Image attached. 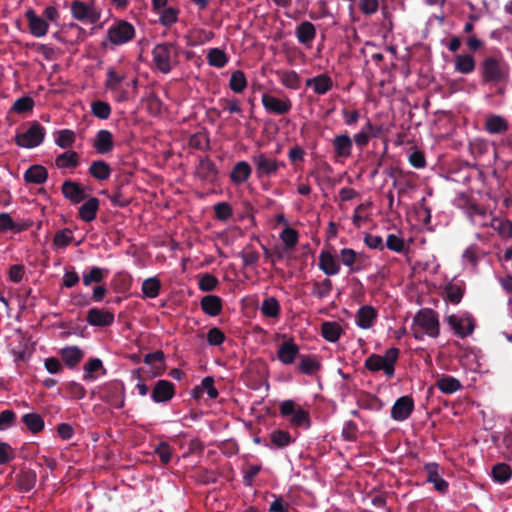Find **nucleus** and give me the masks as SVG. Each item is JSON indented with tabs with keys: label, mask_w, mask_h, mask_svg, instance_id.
Listing matches in <instances>:
<instances>
[{
	"label": "nucleus",
	"mask_w": 512,
	"mask_h": 512,
	"mask_svg": "<svg viewBox=\"0 0 512 512\" xmlns=\"http://www.w3.org/2000/svg\"><path fill=\"white\" fill-rule=\"evenodd\" d=\"M412 334L415 339L422 340L425 335L437 337L439 335V321L434 311L420 310L413 318Z\"/></svg>",
	"instance_id": "obj_1"
},
{
	"label": "nucleus",
	"mask_w": 512,
	"mask_h": 512,
	"mask_svg": "<svg viewBox=\"0 0 512 512\" xmlns=\"http://www.w3.org/2000/svg\"><path fill=\"white\" fill-rule=\"evenodd\" d=\"M400 351L396 347L386 350L384 355L372 354L366 358L364 366L370 372L383 371L387 378H392L395 374V364L399 358Z\"/></svg>",
	"instance_id": "obj_2"
},
{
	"label": "nucleus",
	"mask_w": 512,
	"mask_h": 512,
	"mask_svg": "<svg viewBox=\"0 0 512 512\" xmlns=\"http://www.w3.org/2000/svg\"><path fill=\"white\" fill-rule=\"evenodd\" d=\"M135 33V28L130 22L123 19H115L108 27L102 45L104 47L108 44L113 46L124 45L133 40Z\"/></svg>",
	"instance_id": "obj_3"
},
{
	"label": "nucleus",
	"mask_w": 512,
	"mask_h": 512,
	"mask_svg": "<svg viewBox=\"0 0 512 512\" xmlns=\"http://www.w3.org/2000/svg\"><path fill=\"white\" fill-rule=\"evenodd\" d=\"M178 48L172 43H161L152 50L153 64L162 73H169L178 62Z\"/></svg>",
	"instance_id": "obj_4"
},
{
	"label": "nucleus",
	"mask_w": 512,
	"mask_h": 512,
	"mask_svg": "<svg viewBox=\"0 0 512 512\" xmlns=\"http://www.w3.org/2000/svg\"><path fill=\"white\" fill-rule=\"evenodd\" d=\"M279 411L292 427L308 429L311 425L309 412L293 400L281 402Z\"/></svg>",
	"instance_id": "obj_5"
},
{
	"label": "nucleus",
	"mask_w": 512,
	"mask_h": 512,
	"mask_svg": "<svg viewBox=\"0 0 512 512\" xmlns=\"http://www.w3.org/2000/svg\"><path fill=\"white\" fill-rule=\"evenodd\" d=\"M482 78L487 83H499L509 76L508 65L500 58L486 57L482 64Z\"/></svg>",
	"instance_id": "obj_6"
},
{
	"label": "nucleus",
	"mask_w": 512,
	"mask_h": 512,
	"mask_svg": "<svg viewBox=\"0 0 512 512\" xmlns=\"http://www.w3.org/2000/svg\"><path fill=\"white\" fill-rule=\"evenodd\" d=\"M251 160L255 166V172L258 178L272 177L276 175L279 168L285 167L284 162L263 152L253 154Z\"/></svg>",
	"instance_id": "obj_7"
},
{
	"label": "nucleus",
	"mask_w": 512,
	"mask_h": 512,
	"mask_svg": "<svg viewBox=\"0 0 512 512\" xmlns=\"http://www.w3.org/2000/svg\"><path fill=\"white\" fill-rule=\"evenodd\" d=\"M72 17L80 22L95 24L100 20L101 12L93 4L74 0L70 5Z\"/></svg>",
	"instance_id": "obj_8"
},
{
	"label": "nucleus",
	"mask_w": 512,
	"mask_h": 512,
	"mask_svg": "<svg viewBox=\"0 0 512 512\" xmlns=\"http://www.w3.org/2000/svg\"><path fill=\"white\" fill-rule=\"evenodd\" d=\"M339 256L343 265L352 273L360 272L370 264V258L366 253L351 248L341 249Z\"/></svg>",
	"instance_id": "obj_9"
},
{
	"label": "nucleus",
	"mask_w": 512,
	"mask_h": 512,
	"mask_svg": "<svg viewBox=\"0 0 512 512\" xmlns=\"http://www.w3.org/2000/svg\"><path fill=\"white\" fill-rule=\"evenodd\" d=\"M44 136V128L40 124L34 123L24 132L16 134L15 142L20 147L31 149L39 146L43 142Z\"/></svg>",
	"instance_id": "obj_10"
},
{
	"label": "nucleus",
	"mask_w": 512,
	"mask_h": 512,
	"mask_svg": "<svg viewBox=\"0 0 512 512\" xmlns=\"http://www.w3.org/2000/svg\"><path fill=\"white\" fill-rule=\"evenodd\" d=\"M261 102L269 114L284 115L292 109V102L288 97L278 98L268 93H264Z\"/></svg>",
	"instance_id": "obj_11"
},
{
	"label": "nucleus",
	"mask_w": 512,
	"mask_h": 512,
	"mask_svg": "<svg viewBox=\"0 0 512 512\" xmlns=\"http://www.w3.org/2000/svg\"><path fill=\"white\" fill-rule=\"evenodd\" d=\"M28 28L31 35L36 38L44 37L49 30V23L42 16H39L32 8L25 12Z\"/></svg>",
	"instance_id": "obj_12"
},
{
	"label": "nucleus",
	"mask_w": 512,
	"mask_h": 512,
	"mask_svg": "<svg viewBox=\"0 0 512 512\" xmlns=\"http://www.w3.org/2000/svg\"><path fill=\"white\" fill-rule=\"evenodd\" d=\"M413 409V399L409 396H402L392 406L391 417L396 421H404L411 415Z\"/></svg>",
	"instance_id": "obj_13"
},
{
	"label": "nucleus",
	"mask_w": 512,
	"mask_h": 512,
	"mask_svg": "<svg viewBox=\"0 0 512 512\" xmlns=\"http://www.w3.org/2000/svg\"><path fill=\"white\" fill-rule=\"evenodd\" d=\"M447 322L460 337L468 336L474 329L473 319L469 316L450 315L447 317Z\"/></svg>",
	"instance_id": "obj_14"
},
{
	"label": "nucleus",
	"mask_w": 512,
	"mask_h": 512,
	"mask_svg": "<svg viewBox=\"0 0 512 512\" xmlns=\"http://www.w3.org/2000/svg\"><path fill=\"white\" fill-rule=\"evenodd\" d=\"M424 470L427 474V482L433 484L434 488L440 492L445 493L448 490V483L445 481L440 473V466L435 462L426 463Z\"/></svg>",
	"instance_id": "obj_15"
},
{
	"label": "nucleus",
	"mask_w": 512,
	"mask_h": 512,
	"mask_svg": "<svg viewBox=\"0 0 512 512\" xmlns=\"http://www.w3.org/2000/svg\"><path fill=\"white\" fill-rule=\"evenodd\" d=\"M335 158L347 159L351 156L353 141L348 134L336 135L332 140Z\"/></svg>",
	"instance_id": "obj_16"
},
{
	"label": "nucleus",
	"mask_w": 512,
	"mask_h": 512,
	"mask_svg": "<svg viewBox=\"0 0 512 512\" xmlns=\"http://www.w3.org/2000/svg\"><path fill=\"white\" fill-rule=\"evenodd\" d=\"M305 84L306 87L311 88L317 95H324L333 88V80L326 73L306 79Z\"/></svg>",
	"instance_id": "obj_17"
},
{
	"label": "nucleus",
	"mask_w": 512,
	"mask_h": 512,
	"mask_svg": "<svg viewBox=\"0 0 512 512\" xmlns=\"http://www.w3.org/2000/svg\"><path fill=\"white\" fill-rule=\"evenodd\" d=\"M299 355V346L293 340L284 341L277 350V358L284 365L294 363Z\"/></svg>",
	"instance_id": "obj_18"
},
{
	"label": "nucleus",
	"mask_w": 512,
	"mask_h": 512,
	"mask_svg": "<svg viewBox=\"0 0 512 512\" xmlns=\"http://www.w3.org/2000/svg\"><path fill=\"white\" fill-rule=\"evenodd\" d=\"M87 321L92 326H110L114 322V314L108 310L92 308L87 313Z\"/></svg>",
	"instance_id": "obj_19"
},
{
	"label": "nucleus",
	"mask_w": 512,
	"mask_h": 512,
	"mask_svg": "<svg viewBox=\"0 0 512 512\" xmlns=\"http://www.w3.org/2000/svg\"><path fill=\"white\" fill-rule=\"evenodd\" d=\"M94 149L99 154H108L114 148V139L110 131L106 129L99 130L92 143Z\"/></svg>",
	"instance_id": "obj_20"
},
{
	"label": "nucleus",
	"mask_w": 512,
	"mask_h": 512,
	"mask_svg": "<svg viewBox=\"0 0 512 512\" xmlns=\"http://www.w3.org/2000/svg\"><path fill=\"white\" fill-rule=\"evenodd\" d=\"M152 399L156 403L167 402L174 396V385L168 380H158L152 390Z\"/></svg>",
	"instance_id": "obj_21"
},
{
	"label": "nucleus",
	"mask_w": 512,
	"mask_h": 512,
	"mask_svg": "<svg viewBox=\"0 0 512 512\" xmlns=\"http://www.w3.org/2000/svg\"><path fill=\"white\" fill-rule=\"evenodd\" d=\"M318 266L320 270L323 271L327 276H333L340 272V264L334 257V255L329 251H321L319 254V263Z\"/></svg>",
	"instance_id": "obj_22"
},
{
	"label": "nucleus",
	"mask_w": 512,
	"mask_h": 512,
	"mask_svg": "<svg viewBox=\"0 0 512 512\" xmlns=\"http://www.w3.org/2000/svg\"><path fill=\"white\" fill-rule=\"evenodd\" d=\"M62 193L73 204L80 203L86 197L84 189L73 181H65L62 184Z\"/></svg>",
	"instance_id": "obj_23"
},
{
	"label": "nucleus",
	"mask_w": 512,
	"mask_h": 512,
	"mask_svg": "<svg viewBox=\"0 0 512 512\" xmlns=\"http://www.w3.org/2000/svg\"><path fill=\"white\" fill-rule=\"evenodd\" d=\"M377 318V311L370 305L359 308L356 314V324L362 329H369Z\"/></svg>",
	"instance_id": "obj_24"
},
{
	"label": "nucleus",
	"mask_w": 512,
	"mask_h": 512,
	"mask_svg": "<svg viewBox=\"0 0 512 512\" xmlns=\"http://www.w3.org/2000/svg\"><path fill=\"white\" fill-rule=\"evenodd\" d=\"M509 128L507 120L500 115H489L485 120V130L489 134H504Z\"/></svg>",
	"instance_id": "obj_25"
},
{
	"label": "nucleus",
	"mask_w": 512,
	"mask_h": 512,
	"mask_svg": "<svg viewBox=\"0 0 512 512\" xmlns=\"http://www.w3.org/2000/svg\"><path fill=\"white\" fill-rule=\"evenodd\" d=\"M251 172L252 169L248 162L239 161L234 165L230 173V179L234 184L240 185L249 179Z\"/></svg>",
	"instance_id": "obj_26"
},
{
	"label": "nucleus",
	"mask_w": 512,
	"mask_h": 512,
	"mask_svg": "<svg viewBox=\"0 0 512 512\" xmlns=\"http://www.w3.org/2000/svg\"><path fill=\"white\" fill-rule=\"evenodd\" d=\"M297 40L304 45H310L316 37V28L309 21H303L295 30Z\"/></svg>",
	"instance_id": "obj_27"
},
{
	"label": "nucleus",
	"mask_w": 512,
	"mask_h": 512,
	"mask_svg": "<svg viewBox=\"0 0 512 512\" xmlns=\"http://www.w3.org/2000/svg\"><path fill=\"white\" fill-rule=\"evenodd\" d=\"M376 135V128L371 123L370 120H367L366 123L362 126L361 130L354 134L352 141L356 144L360 149L364 148L370 141V138Z\"/></svg>",
	"instance_id": "obj_28"
},
{
	"label": "nucleus",
	"mask_w": 512,
	"mask_h": 512,
	"mask_svg": "<svg viewBox=\"0 0 512 512\" xmlns=\"http://www.w3.org/2000/svg\"><path fill=\"white\" fill-rule=\"evenodd\" d=\"M201 308L209 316H218L222 310V300L216 295H206L201 299Z\"/></svg>",
	"instance_id": "obj_29"
},
{
	"label": "nucleus",
	"mask_w": 512,
	"mask_h": 512,
	"mask_svg": "<svg viewBox=\"0 0 512 512\" xmlns=\"http://www.w3.org/2000/svg\"><path fill=\"white\" fill-rule=\"evenodd\" d=\"M99 209V200L91 197L79 207V217L85 222H91L96 218Z\"/></svg>",
	"instance_id": "obj_30"
},
{
	"label": "nucleus",
	"mask_w": 512,
	"mask_h": 512,
	"mask_svg": "<svg viewBox=\"0 0 512 512\" xmlns=\"http://www.w3.org/2000/svg\"><path fill=\"white\" fill-rule=\"evenodd\" d=\"M475 59L469 54H458L454 59L455 71L462 74H470L475 69Z\"/></svg>",
	"instance_id": "obj_31"
},
{
	"label": "nucleus",
	"mask_w": 512,
	"mask_h": 512,
	"mask_svg": "<svg viewBox=\"0 0 512 512\" xmlns=\"http://www.w3.org/2000/svg\"><path fill=\"white\" fill-rule=\"evenodd\" d=\"M48 177L47 170L41 165H33L24 173V179L28 183L43 184Z\"/></svg>",
	"instance_id": "obj_32"
},
{
	"label": "nucleus",
	"mask_w": 512,
	"mask_h": 512,
	"mask_svg": "<svg viewBox=\"0 0 512 512\" xmlns=\"http://www.w3.org/2000/svg\"><path fill=\"white\" fill-rule=\"evenodd\" d=\"M279 80L288 89L297 90L301 84L300 75L294 70L277 71Z\"/></svg>",
	"instance_id": "obj_33"
},
{
	"label": "nucleus",
	"mask_w": 512,
	"mask_h": 512,
	"mask_svg": "<svg viewBox=\"0 0 512 512\" xmlns=\"http://www.w3.org/2000/svg\"><path fill=\"white\" fill-rule=\"evenodd\" d=\"M161 282L157 277L145 279L141 286L142 297L154 299L160 294Z\"/></svg>",
	"instance_id": "obj_34"
},
{
	"label": "nucleus",
	"mask_w": 512,
	"mask_h": 512,
	"mask_svg": "<svg viewBox=\"0 0 512 512\" xmlns=\"http://www.w3.org/2000/svg\"><path fill=\"white\" fill-rule=\"evenodd\" d=\"M79 164V155L77 152L69 150L59 154L55 158V165L57 168H76Z\"/></svg>",
	"instance_id": "obj_35"
},
{
	"label": "nucleus",
	"mask_w": 512,
	"mask_h": 512,
	"mask_svg": "<svg viewBox=\"0 0 512 512\" xmlns=\"http://www.w3.org/2000/svg\"><path fill=\"white\" fill-rule=\"evenodd\" d=\"M436 387L445 394H452L459 391L462 385L458 379L452 376H442L437 379Z\"/></svg>",
	"instance_id": "obj_36"
},
{
	"label": "nucleus",
	"mask_w": 512,
	"mask_h": 512,
	"mask_svg": "<svg viewBox=\"0 0 512 512\" xmlns=\"http://www.w3.org/2000/svg\"><path fill=\"white\" fill-rule=\"evenodd\" d=\"M126 74L121 71H117L114 66L107 68V77L105 80V87L107 90L116 91L118 90L121 82L125 80Z\"/></svg>",
	"instance_id": "obj_37"
},
{
	"label": "nucleus",
	"mask_w": 512,
	"mask_h": 512,
	"mask_svg": "<svg viewBox=\"0 0 512 512\" xmlns=\"http://www.w3.org/2000/svg\"><path fill=\"white\" fill-rule=\"evenodd\" d=\"M108 274L109 270L107 269L92 267L88 272L83 273V284L85 286H90L92 283H100L107 277Z\"/></svg>",
	"instance_id": "obj_38"
},
{
	"label": "nucleus",
	"mask_w": 512,
	"mask_h": 512,
	"mask_svg": "<svg viewBox=\"0 0 512 512\" xmlns=\"http://www.w3.org/2000/svg\"><path fill=\"white\" fill-rule=\"evenodd\" d=\"M89 173L96 179L104 181L107 180L111 175L110 166L102 160L92 162L89 167Z\"/></svg>",
	"instance_id": "obj_39"
},
{
	"label": "nucleus",
	"mask_w": 512,
	"mask_h": 512,
	"mask_svg": "<svg viewBox=\"0 0 512 512\" xmlns=\"http://www.w3.org/2000/svg\"><path fill=\"white\" fill-rule=\"evenodd\" d=\"M322 336L329 342H336L341 334L342 327L337 322H324L321 326Z\"/></svg>",
	"instance_id": "obj_40"
},
{
	"label": "nucleus",
	"mask_w": 512,
	"mask_h": 512,
	"mask_svg": "<svg viewBox=\"0 0 512 512\" xmlns=\"http://www.w3.org/2000/svg\"><path fill=\"white\" fill-rule=\"evenodd\" d=\"M491 476L495 482L503 484L511 478L512 469L506 463H498L493 466Z\"/></svg>",
	"instance_id": "obj_41"
},
{
	"label": "nucleus",
	"mask_w": 512,
	"mask_h": 512,
	"mask_svg": "<svg viewBox=\"0 0 512 512\" xmlns=\"http://www.w3.org/2000/svg\"><path fill=\"white\" fill-rule=\"evenodd\" d=\"M22 422L26 425L27 429L32 433H38L44 428V420L38 413H27L23 415Z\"/></svg>",
	"instance_id": "obj_42"
},
{
	"label": "nucleus",
	"mask_w": 512,
	"mask_h": 512,
	"mask_svg": "<svg viewBox=\"0 0 512 512\" xmlns=\"http://www.w3.org/2000/svg\"><path fill=\"white\" fill-rule=\"evenodd\" d=\"M228 60V56L222 49L212 48L207 53L208 64L212 67L223 68Z\"/></svg>",
	"instance_id": "obj_43"
},
{
	"label": "nucleus",
	"mask_w": 512,
	"mask_h": 512,
	"mask_svg": "<svg viewBox=\"0 0 512 512\" xmlns=\"http://www.w3.org/2000/svg\"><path fill=\"white\" fill-rule=\"evenodd\" d=\"M321 367L320 362L311 356L301 355L300 362L298 365L299 370L307 375H312L316 373Z\"/></svg>",
	"instance_id": "obj_44"
},
{
	"label": "nucleus",
	"mask_w": 512,
	"mask_h": 512,
	"mask_svg": "<svg viewBox=\"0 0 512 512\" xmlns=\"http://www.w3.org/2000/svg\"><path fill=\"white\" fill-rule=\"evenodd\" d=\"M61 356L69 367H74L81 361L83 353L78 347L72 346L63 348L61 350Z\"/></svg>",
	"instance_id": "obj_45"
},
{
	"label": "nucleus",
	"mask_w": 512,
	"mask_h": 512,
	"mask_svg": "<svg viewBox=\"0 0 512 512\" xmlns=\"http://www.w3.org/2000/svg\"><path fill=\"white\" fill-rule=\"evenodd\" d=\"M247 87V79L241 70L232 72L229 79V88L234 93H242Z\"/></svg>",
	"instance_id": "obj_46"
},
{
	"label": "nucleus",
	"mask_w": 512,
	"mask_h": 512,
	"mask_svg": "<svg viewBox=\"0 0 512 512\" xmlns=\"http://www.w3.org/2000/svg\"><path fill=\"white\" fill-rule=\"evenodd\" d=\"M270 441L276 448H284L293 442L289 432L284 430H274L270 433Z\"/></svg>",
	"instance_id": "obj_47"
},
{
	"label": "nucleus",
	"mask_w": 512,
	"mask_h": 512,
	"mask_svg": "<svg viewBox=\"0 0 512 512\" xmlns=\"http://www.w3.org/2000/svg\"><path fill=\"white\" fill-rule=\"evenodd\" d=\"M75 139L76 135L74 131L69 129L60 130L55 134V143L62 149L70 148L74 144Z\"/></svg>",
	"instance_id": "obj_48"
},
{
	"label": "nucleus",
	"mask_w": 512,
	"mask_h": 512,
	"mask_svg": "<svg viewBox=\"0 0 512 512\" xmlns=\"http://www.w3.org/2000/svg\"><path fill=\"white\" fill-rule=\"evenodd\" d=\"M261 312L266 317H278L280 313V305L278 300L274 297L264 299L261 305Z\"/></svg>",
	"instance_id": "obj_49"
},
{
	"label": "nucleus",
	"mask_w": 512,
	"mask_h": 512,
	"mask_svg": "<svg viewBox=\"0 0 512 512\" xmlns=\"http://www.w3.org/2000/svg\"><path fill=\"white\" fill-rule=\"evenodd\" d=\"M159 22L163 26H171L178 21L179 10L173 7H164L159 12Z\"/></svg>",
	"instance_id": "obj_50"
},
{
	"label": "nucleus",
	"mask_w": 512,
	"mask_h": 512,
	"mask_svg": "<svg viewBox=\"0 0 512 512\" xmlns=\"http://www.w3.org/2000/svg\"><path fill=\"white\" fill-rule=\"evenodd\" d=\"M464 289L457 283H449L445 288L446 298L453 304H458L463 297Z\"/></svg>",
	"instance_id": "obj_51"
},
{
	"label": "nucleus",
	"mask_w": 512,
	"mask_h": 512,
	"mask_svg": "<svg viewBox=\"0 0 512 512\" xmlns=\"http://www.w3.org/2000/svg\"><path fill=\"white\" fill-rule=\"evenodd\" d=\"M332 291V281L329 278L313 284L312 293L319 299L326 298Z\"/></svg>",
	"instance_id": "obj_52"
},
{
	"label": "nucleus",
	"mask_w": 512,
	"mask_h": 512,
	"mask_svg": "<svg viewBox=\"0 0 512 512\" xmlns=\"http://www.w3.org/2000/svg\"><path fill=\"white\" fill-rule=\"evenodd\" d=\"M92 114L99 119H108L111 114V107L107 102L97 100L91 104Z\"/></svg>",
	"instance_id": "obj_53"
},
{
	"label": "nucleus",
	"mask_w": 512,
	"mask_h": 512,
	"mask_svg": "<svg viewBox=\"0 0 512 512\" xmlns=\"http://www.w3.org/2000/svg\"><path fill=\"white\" fill-rule=\"evenodd\" d=\"M281 241L288 249H293L298 243V232L290 227H285L279 235Z\"/></svg>",
	"instance_id": "obj_54"
},
{
	"label": "nucleus",
	"mask_w": 512,
	"mask_h": 512,
	"mask_svg": "<svg viewBox=\"0 0 512 512\" xmlns=\"http://www.w3.org/2000/svg\"><path fill=\"white\" fill-rule=\"evenodd\" d=\"M73 240V233L69 229H62L56 232L53 245L55 248H65L67 247Z\"/></svg>",
	"instance_id": "obj_55"
},
{
	"label": "nucleus",
	"mask_w": 512,
	"mask_h": 512,
	"mask_svg": "<svg viewBox=\"0 0 512 512\" xmlns=\"http://www.w3.org/2000/svg\"><path fill=\"white\" fill-rule=\"evenodd\" d=\"M103 368L102 361L99 358L89 360L84 366V379L91 381L95 379L94 372Z\"/></svg>",
	"instance_id": "obj_56"
},
{
	"label": "nucleus",
	"mask_w": 512,
	"mask_h": 512,
	"mask_svg": "<svg viewBox=\"0 0 512 512\" xmlns=\"http://www.w3.org/2000/svg\"><path fill=\"white\" fill-rule=\"evenodd\" d=\"M24 226L17 225L8 213H0V232L8 230L22 231Z\"/></svg>",
	"instance_id": "obj_57"
},
{
	"label": "nucleus",
	"mask_w": 512,
	"mask_h": 512,
	"mask_svg": "<svg viewBox=\"0 0 512 512\" xmlns=\"http://www.w3.org/2000/svg\"><path fill=\"white\" fill-rule=\"evenodd\" d=\"M386 247L391 251L400 253L404 250L405 243L400 236L389 234L386 239Z\"/></svg>",
	"instance_id": "obj_58"
},
{
	"label": "nucleus",
	"mask_w": 512,
	"mask_h": 512,
	"mask_svg": "<svg viewBox=\"0 0 512 512\" xmlns=\"http://www.w3.org/2000/svg\"><path fill=\"white\" fill-rule=\"evenodd\" d=\"M214 211L216 218L221 221H226L232 216V208L227 202L217 203Z\"/></svg>",
	"instance_id": "obj_59"
},
{
	"label": "nucleus",
	"mask_w": 512,
	"mask_h": 512,
	"mask_svg": "<svg viewBox=\"0 0 512 512\" xmlns=\"http://www.w3.org/2000/svg\"><path fill=\"white\" fill-rule=\"evenodd\" d=\"M34 101L30 97H22L17 99L13 104V110L17 113H24L32 110Z\"/></svg>",
	"instance_id": "obj_60"
},
{
	"label": "nucleus",
	"mask_w": 512,
	"mask_h": 512,
	"mask_svg": "<svg viewBox=\"0 0 512 512\" xmlns=\"http://www.w3.org/2000/svg\"><path fill=\"white\" fill-rule=\"evenodd\" d=\"M218 284V280L211 274H205L199 280V288L202 291L209 292L215 289Z\"/></svg>",
	"instance_id": "obj_61"
},
{
	"label": "nucleus",
	"mask_w": 512,
	"mask_h": 512,
	"mask_svg": "<svg viewBox=\"0 0 512 512\" xmlns=\"http://www.w3.org/2000/svg\"><path fill=\"white\" fill-rule=\"evenodd\" d=\"M224 340H225L224 333L216 327L211 328L207 333V341L210 345L218 346V345L222 344L224 342Z\"/></svg>",
	"instance_id": "obj_62"
},
{
	"label": "nucleus",
	"mask_w": 512,
	"mask_h": 512,
	"mask_svg": "<svg viewBox=\"0 0 512 512\" xmlns=\"http://www.w3.org/2000/svg\"><path fill=\"white\" fill-rule=\"evenodd\" d=\"M493 227L502 237H511L512 236V224L510 221L505 220H495Z\"/></svg>",
	"instance_id": "obj_63"
},
{
	"label": "nucleus",
	"mask_w": 512,
	"mask_h": 512,
	"mask_svg": "<svg viewBox=\"0 0 512 512\" xmlns=\"http://www.w3.org/2000/svg\"><path fill=\"white\" fill-rule=\"evenodd\" d=\"M270 512H295L294 509L281 498L273 501L269 508Z\"/></svg>",
	"instance_id": "obj_64"
}]
</instances>
